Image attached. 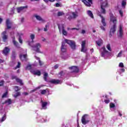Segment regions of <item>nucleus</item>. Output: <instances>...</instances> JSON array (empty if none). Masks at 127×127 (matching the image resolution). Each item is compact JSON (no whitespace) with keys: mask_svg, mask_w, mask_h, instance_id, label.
I'll return each mask as SVG.
<instances>
[{"mask_svg":"<svg viewBox=\"0 0 127 127\" xmlns=\"http://www.w3.org/2000/svg\"><path fill=\"white\" fill-rule=\"evenodd\" d=\"M16 81L17 83H19L20 84V86H21L22 85H23V83H22V80L21 79H20L19 78H16Z\"/></svg>","mask_w":127,"mask_h":127,"instance_id":"nucleus-30","label":"nucleus"},{"mask_svg":"<svg viewBox=\"0 0 127 127\" xmlns=\"http://www.w3.org/2000/svg\"><path fill=\"white\" fill-rule=\"evenodd\" d=\"M86 46V41H83L81 43V52H83L84 53H87V49L85 48Z\"/></svg>","mask_w":127,"mask_h":127,"instance_id":"nucleus-10","label":"nucleus"},{"mask_svg":"<svg viewBox=\"0 0 127 127\" xmlns=\"http://www.w3.org/2000/svg\"><path fill=\"white\" fill-rule=\"evenodd\" d=\"M50 82L52 84H62V81L59 80L58 79H51L50 80Z\"/></svg>","mask_w":127,"mask_h":127,"instance_id":"nucleus-13","label":"nucleus"},{"mask_svg":"<svg viewBox=\"0 0 127 127\" xmlns=\"http://www.w3.org/2000/svg\"><path fill=\"white\" fill-rule=\"evenodd\" d=\"M90 52H91V53H93V52H94V49H91L90 50Z\"/></svg>","mask_w":127,"mask_h":127,"instance_id":"nucleus-61","label":"nucleus"},{"mask_svg":"<svg viewBox=\"0 0 127 127\" xmlns=\"http://www.w3.org/2000/svg\"><path fill=\"white\" fill-rule=\"evenodd\" d=\"M79 30V29L77 28H67V30Z\"/></svg>","mask_w":127,"mask_h":127,"instance_id":"nucleus-43","label":"nucleus"},{"mask_svg":"<svg viewBox=\"0 0 127 127\" xmlns=\"http://www.w3.org/2000/svg\"><path fill=\"white\" fill-rule=\"evenodd\" d=\"M119 115L120 117H122V116H123V115L122 114V113H121V112H119Z\"/></svg>","mask_w":127,"mask_h":127,"instance_id":"nucleus-64","label":"nucleus"},{"mask_svg":"<svg viewBox=\"0 0 127 127\" xmlns=\"http://www.w3.org/2000/svg\"><path fill=\"white\" fill-rule=\"evenodd\" d=\"M119 36L122 37L123 36V25H120L119 26Z\"/></svg>","mask_w":127,"mask_h":127,"instance_id":"nucleus-18","label":"nucleus"},{"mask_svg":"<svg viewBox=\"0 0 127 127\" xmlns=\"http://www.w3.org/2000/svg\"><path fill=\"white\" fill-rule=\"evenodd\" d=\"M18 68H20V63L19 62H18V64L15 67H14V69L16 70V69Z\"/></svg>","mask_w":127,"mask_h":127,"instance_id":"nucleus-40","label":"nucleus"},{"mask_svg":"<svg viewBox=\"0 0 127 127\" xmlns=\"http://www.w3.org/2000/svg\"><path fill=\"white\" fill-rule=\"evenodd\" d=\"M96 122H98V123L99 124V125H101L102 121H103V116H99L98 117H97L96 118Z\"/></svg>","mask_w":127,"mask_h":127,"instance_id":"nucleus-19","label":"nucleus"},{"mask_svg":"<svg viewBox=\"0 0 127 127\" xmlns=\"http://www.w3.org/2000/svg\"><path fill=\"white\" fill-rule=\"evenodd\" d=\"M20 88L17 86H15V91L17 92L18 91H20Z\"/></svg>","mask_w":127,"mask_h":127,"instance_id":"nucleus-44","label":"nucleus"},{"mask_svg":"<svg viewBox=\"0 0 127 127\" xmlns=\"http://www.w3.org/2000/svg\"><path fill=\"white\" fill-rule=\"evenodd\" d=\"M64 41L65 43L63 42L62 44L61 50L62 52H63L62 58L64 60H67L69 58V55L66 53V51H67V44H68L73 50L76 49V44L74 41L65 39Z\"/></svg>","mask_w":127,"mask_h":127,"instance_id":"nucleus-1","label":"nucleus"},{"mask_svg":"<svg viewBox=\"0 0 127 127\" xmlns=\"http://www.w3.org/2000/svg\"><path fill=\"white\" fill-rule=\"evenodd\" d=\"M32 67V65H31V64H28V65L27 66L26 69V70H31Z\"/></svg>","mask_w":127,"mask_h":127,"instance_id":"nucleus-39","label":"nucleus"},{"mask_svg":"<svg viewBox=\"0 0 127 127\" xmlns=\"http://www.w3.org/2000/svg\"><path fill=\"white\" fill-rule=\"evenodd\" d=\"M119 66L120 68H124V67H125V65H124V63H120Z\"/></svg>","mask_w":127,"mask_h":127,"instance_id":"nucleus-46","label":"nucleus"},{"mask_svg":"<svg viewBox=\"0 0 127 127\" xmlns=\"http://www.w3.org/2000/svg\"><path fill=\"white\" fill-rule=\"evenodd\" d=\"M105 7H108V2L107 1L101 3V12L102 13H106Z\"/></svg>","mask_w":127,"mask_h":127,"instance_id":"nucleus-7","label":"nucleus"},{"mask_svg":"<svg viewBox=\"0 0 127 127\" xmlns=\"http://www.w3.org/2000/svg\"><path fill=\"white\" fill-rule=\"evenodd\" d=\"M22 35H23V34L22 33H21L20 34H19L18 41L21 44H22V39H21V36Z\"/></svg>","mask_w":127,"mask_h":127,"instance_id":"nucleus-28","label":"nucleus"},{"mask_svg":"<svg viewBox=\"0 0 127 127\" xmlns=\"http://www.w3.org/2000/svg\"><path fill=\"white\" fill-rule=\"evenodd\" d=\"M12 80H13L14 79H15L16 80V79H17V78H16V76L13 75V76H12Z\"/></svg>","mask_w":127,"mask_h":127,"instance_id":"nucleus-54","label":"nucleus"},{"mask_svg":"<svg viewBox=\"0 0 127 127\" xmlns=\"http://www.w3.org/2000/svg\"><path fill=\"white\" fill-rule=\"evenodd\" d=\"M105 104H109L110 103V99H106L104 100Z\"/></svg>","mask_w":127,"mask_h":127,"instance_id":"nucleus-49","label":"nucleus"},{"mask_svg":"<svg viewBox=\"0 0 127 127\" xmlns=\"http://www.w3.org/2000/svg\"><path fill=\"white\" fill-rule=\"evenodd\" d=\"M100 17L101 18V22L103 25V26H106V25H107V24L106 23V22L105 21V18H104V17H103V16L102 15H100Z\"/></svg>","mask_w":127,"mask_h":127,"instance_id":"nucleus-26","label":"nucleus"},{"mask_svg":"<svg viewBox=\"0 0 127 127\" xmlns=\"http://www.w3.org/2000/svg\"><path fill=\"white\" fill-rule=\"evenodd\" d=\"M127 4V2L125 1H122V7H124L125 5H126Z\"/></svg>","mask_w":127,"mask_h":127,"instance_id":"nucleus-48","label":"nucleus"},{"mask_svg":"<svg viewBox=\"0 0 127 127\" xmlns=\"http://www.w3.org/2000/svg\"><path fill=\"white\" fill-rule=\"evenodd\" d=\"M13 38V44H14V46H15L17 48H19V44L17 42L15 41V38L14 37H12Z\"/></svg>","mask_w":127,"mask_h":127,"instance_id":"nucleus-22","label":"nucleus"},{"mask_svg":"<svg viewBox=\"0 0 127 127\" xmlns=\"http://www.w3.org/2000/svg\"><path fill=\"white\" fill-rule=\"evenodd\" d=\"M5 103H6V104H8V105H10L11 104V100L10 99H8L5 101Z\"/></svg>","mask_w":127,"mask_h":127,"instance_id":"nucleus-37","label":"nucleus"},{"mask_svg":"<svg viewBox=\"0 0 127 127\" xmlns=\"http://www.w3.org/2000/svg\"><path fill=\"white\" fill-rule=\"evenodd\" d=\"M36 119L39 123H46L47 122V117L46 116L44 117L38 115Z\"/></svg>","mask_w":127,"mask_h":127,"instance_id":"nucleus-6","label":"nucleus"},{"mask_svg":"<svg viewBox=\"0 0 127 127\" xmlns=\"http://www.w3.org/2000/svg\"><path fill=\"white\" fill-rule=\"evenodd\" d=\"M6 120V115L4 114L3 117L0 119V123H2V122H4V120Z\"/></svg>","mask_w":127,"mask_h":127,"instance_id":"nucleus-29","label":"nucleus"},{"mask_svg":"<svg viewBox=\"0 0 127 127\" xmlns=\"http://www.w3.org/2000/svg\"><path fill=\"white\" fill-rule=\"evenodd\" d=\"M20 59L21 60V61H27V59L26 57H27V55H22L20 54L19 55Z\"/></svg>","mask_w":127,"mask_h":127,"instance_id":"nucleus-15","label":"nucleus"},{"mask_svg":"<svg viewBox=\"0 0 127 127\" xmlns=\"http://www.w3.org/2000/svg\"><path fill=\"white\" fill-rule=\"evenodd\" d=\"M65 74V71H61L59 74V76L60 78L62 77L63 76H64Z\"/></svg>","mask_w":127,"mask_h":127,"instance_id":"nucleus-34","label":"nucleus"},{"mask_svg":"<svg viewBox=\"0 0 127 127\" xmlns=\"http://www.w3.org/2000/svg\"><path fill=\"white\" fill-rule=\"evenodd\" d=\"M69 69L72 73H78V72H79V68L77 66H72L69 67Z\"/></svg>","mask_w":127,"mask_h":127,"instance_id":"nucleus-8","label":"nucleus"},{"mask_svg":"<svg viewBox=\"0 0 127 127\" xmlns=\"http://www.w3.org/2000/svg\"><path fill=\"white\" fill-rule=\"evenodd\" d=\"M10 50L9 48H8L7 47H5L4 49L3 50V54H4V55H7Z\"/></svg>","mask_w":127,"mask_h":127,"instance_id":"nucleus-21","label":"nucleus"},{"mask_svg":"<svg viewBox=\"0 0 127 127\" xmlns=\"http://www.w3.org/2000/svg\"><path fill=\"white\" fill-rule=\"evenodd\" d=\"M87 14L91 18H94V15H93V13L92 12V11L91 10L87 11Z\"/></svg>","mask_w":127,"mask_h":127,"instance_id":"nucleus-27","label":"nucleus"},{"mask_svg":"<svg viewBox=\"0 0 127 127\" xmlns=\"http://www.w3.org/2000/svg\"><path fill=\"white\" fill-rule=\"evenodd\" d=\"M36 59H37V60H38V62L39 63V64L40 66H42V64L43 63L40 61V59H39V58L35 57Z\"/></svg>","mask_w":127,"mask_h":127,"instance_id":"nucleus-35","label":"nucleus"},{"mask_svg":"<svg viewBox=\"0 0 127 127\" xmlns=\"http://www.w3.org/2000/svg\"><path fill=\"white\" fill-rule=\"evenodd\" d=\"M115 107H116V105H115V104L113 103H110V108L111 110H112V109H115Z\"/></svg>","mask_w":127,"mask_h":127,"instance_id":"nucleus-31","label":"nucleus"},{"mask_svg":"<svg viewBox=\"0 0 127 127\" xmlns=\"http://www.w3.org/2000/svg\"><path fill=\"white\" fill-rule=\"evenodd\" d=\"M119 13H120L121 16L123 17V11H122V10H119Z\"/></svg>","mask_w":127,"mask_h":127,"instance_id":"nucleus-52","label":"nucleus"},{"mask_svg":"<svg viewBox=\"0 0 127 127\" xmlns=\"http://www.w3.org/2000/svg\"><path fill=\"white\" fill-rule=\"evenodd\" d=\"M58 67H59L58 64H57V65H55L54 69H58Z\"/></svg>","mask_w":127,"mask_h":127,"instance_id":"nucleus-56","label":"nucleus"},{"mask_svg":"<svg viewBox=\"0 0 127 127\" xmlns=\"http://www.w3.org/2000/svg\"><path fill=\"white\" fill-rule=\"evenodd\" d=\"M48 77V73H45L44 74V79L45 81H47V77Z\"/></svg>","mask_w":127,"mask_h":127,"instance_id":"nucleus-33","label":"nucleus"},{"mask_svg":"<svg viewBox=\"0 0 127 127\" xmlns=\"http://www.w3.org/2000/svg\"><path fill=\"white\" fill-rule=\"evenodd\" d=\"M123 51H120V53L117 55V57H122V55L123 54Z\"/></svg>","mask_w":127,"mask_h":127,"instance_id":"nucleus-45","label":"nucleus"},{"mask_svg":"<svg viewBox=\"0 0 127 127\" xmlns=\"http://www.w3.org/2000/svg\"><path fill=\"white\" fill-rule=\"evenodd\" d=\"M56 7H60L61 6V5L59 3H56Z\"/></svg>","mask_w":127,"mask_h":127,"instance_id":"nucleus-51","label":"nucleus"},{"mask_svg":"<svg viewBox=\"0 0 127 127\" xmlns=\"http://www.w3.org/2000/svg\"><path fill=\"white\" fill-rule=\"evenodd\" d=\"M103 43H104V42H103V40L101 39H99L98 41H96V44L98 46H101Z\"/></svg>","mask_w":127,"mask_h":127,"instance_id":"nucleus-25","label":"nucleus"},{"mask_svg":"<svg viewBox=\"0 0 127 127\" xmlns=\"http://www.w3.org/2000/svg\"><path fill=\"white\" fill-rule=\"evenodd\" d=\"M30 72L32 74H33L34 75H37L38 76H40L41 72L39 70L35 71L33 69H31Z\"/></svg>","mask_w":127,"mask_h":127,"instance_id":"nucleus-16","label":"nucleus"},{"mask_svg":"<svg viewBox=\"0 0 127 127\" xmlns=\"http://www.w3.org/2000/svg\"><path fill=\"white\" fill-rule=\"evenodd\" d=\"M6 26H7V29H9L10 28H11V24L10 23V22H9V19H7L6 21Z\"/></svg>","mask_w":127,"mask_h":127,"instance_id":"nucleus-24","label":"nucleus"},{"mask_svg":"<svg viewBox=\"0 0 127 127\" xmlns=\"http://www.w3.org/2000/svg\"><path fill=\"white\" fill-rule=\"evenodd\" d=\"M100 53L101 57H103L104 59H108V57L111 55V52L107 51L105 47H103L100 50Z\"/></svg>","mask_w":127,"mask_h":127,"instance_id":"nucleus-4","label":"nucleus"},{"mask_svg":"<svg viewBox=\"0 0 127 127\" xmlns=\"http://www.w3.org/2000/svg\"><path fill=\"white\" fill-rule=\"evenodd\" d=\"M30 38L32 39V41L31 42H29V45L31 46L33 48V50L37 52L38 53H40V48L41 47V45L39 43H37L36 45H32V43L34 42L33 39L35 38V35L34 34H31Z\"/></svg>","mask_w":127,"mask_h":127,"instance_id":"nucleus-2","label":"nucleus"},{"mask_svg":"<svg viewBox=\"0 0 127 127\" xmlns=\"http://www.w3.org/2000/svg\"><path fill=\"white\" fill-rule=\"evenodd\" d=\"M40 92L42 95H44L46 94V92H47L46 90H40Z\"/></svg>","mask_w":127,"mask_h":127,"instance_id":"nucleus-36","label":"nucleus"},{"mask_svg":"<svg viewBox=\"0 0 127 127\" xmlns=\"http://www.w3.org/2000/svg\"><path fill=\"white\" fill-rule=\"evenodd\" d=\"M19 96H20V92H16V93L13 95V97L17 98Z\"/></svg>","mask_w":127,"mask_h":127,"instance_id":"nucleus-42","label":"nucleus"},{"mask_svg":"<svg viewBox=\"0 0 127 127\" xmlns=\"http://www.w3.org/2000/svg\"><path fill=\"white\" fill-rule=\"evenodd\" d=\"M44 31H47V25L45 26V28H44Z\"/></svg>","mask_w":127,"mask_h":127,"instance_id":"nucleus-57","label":"nucleus"},{"mask_svg":"<svg viewBox=\"0 0 127 127\" xmlns=\"http://www.w3.org/2000/svg\"><path fill=\"white\" fill-rule=\"evenodd\" d=\"M35 91H36V89H34V90L31 91H30V93H33V92H35Z\"/></svg>","mask_w":127,"mask_h":127,"instance_id":"nucleus-63","label":"nucleus"},{"mask_svg":"<svg viewBox=\"0 0 127 127\" xmlns=\"http://www.w3.org/2000/svg\"><path fill=\"white\" fill-rule=\"evenodd\" d=\"M62 15H64V12L62 11H59L58 12V16H62Z\"/></svg>","mask_w":127,"mask_h":127,"instance_id":"nucleus-38","label":"nucleus"},{"mask_svg":"<svg viewBox=\"0 0 127 127\" xmlns=\"http://www.w3.org/2000/svg\"><path fill=\"white\" fill-rule=\"evenodd\" d=\"M34 16L36 17L37 20H39V21H41V22H45V20L42 19V18H41L40 16L35 15Z\"/></svg>","mask_w":127,"mask_h":127,"instance_id":"nucleus-20","label":"nucleus"},{"mask_svg":"<svg viewBox=\"0 0 127 127\" xmlns=\"http://www.w3.org/2000/svg\"><path fill=\"white\" fill-rule=\"evenodd\" d=\"M24 8H27V6H21V7L17 8V12L18 13L21 12V11H22V10H23Z\"/></svg>","mask_w":127,"mask_h":127,"instance_id":"nucleus-23","label":"nucleus"},{"mask_svg":"<svg viewBox=\"0 0 127 127\" xmlns=\"http://www.w3.org/2000/svg\"><path fill=\"white\" fill-rule=\"evenodd\" d=\"M101 28L102 30H103L104 31H105V30H106V29H105V27H104L103 26H101Z\"/></svg>","mask_w":127,"mask_h":127,"instance_id":"nucleus-55","label":"nucleus"},{"mask_svg":"<svg viewBox=\"0 0 127 127\" xmlns=\"http://www.w3.org/2000/svg\"><path fill=\"white\" fill-rule=\"evenodd\" d=\"M6 96H7V92H5L2 96V98H6Z\"/></svg>","mask_w":127,"mask_h":127,"instance_id":"nucleus-47","label":"nucleus"},{"mask_svg":"<svg viewBox=\"0 0 127 127\" xmlns=\"http://www.w3.org/2000/svg\"><path fill=\"white\" fill-rule=\"evenodd\" d=\"M81 34H85L86 33V31L85 30H82L81 32Z\"/></svg>","mask_w":127,"mask_h":127,"instance_id":"nucleus-53","label":"nucleus"},{"mask_svg":"<svg viewBox=\"0 0 127 127\" xmlns=\"http://www.w3.org/2000/svg\"><path fill=\"white\" fill-rule=\"evenodd\" d=\"M23 94V95H25V96L28 95V93L27 92H24Z\"/></svg>","mask_w":127,"mask_h":127,"instance_id":"nucleus-58","label":"nucleus"},{"mask_svg":"<svg viewBox=\"0 0 127 127\" xmlns=\"http://www.w3.org/2000/svg\"><path fill=\"white\" fill-rule=\"evenodd\" d=\"M110 22L111 23H113L110 32V35H112V34H114L116 32V26L117 25V17L114 16V15L110 16Z\"/></svg>","mask_w":127,"mask_h":127,"instance_id":"nucleus-3","label":"nucleus"},{"mask_svg":"<svg viewBox=\"0 0 127 127\" xmlns=\"http://www.w3.org/2000/svg\"><path fill=\"white\" fill-rule=\"evenodd\" d=\"M5 34H6V31H3L2 33V39L4 42H6V39H7V35Z\"/></svg>","mask_w":127,"mask_h":127,"instance_id":"nucleus-17","label":"nucleus"},{"mask_svg":"<svg viewBox=\"0 0 127 127\" xmlns=\"http://www.w3.org/2000/svg\"><path fill=\"white\" fill-rule=\"evenodd\" d=\"M41 104L42 105V110H46L47 109V105H49L50 103L42 100L41 101Z\"/></svg>","mask_w":127,"mask_h":127,"instance_id":"nucleus-11","label":"nucleus"},{"mask_svg":"<svg viewBox=\"0 0 127 127\" xmlns=\"http://www.w3.org/2000/svg\"><path fill=\"white\" fill-rule=\"evenodd\" d=\"M86 6H90L92 4V0H81Z\"/></svg>","mask_w":127,"mask_h":127,"instance_id":"nucleus-14","label":"nucleus"},{"mask_svg":"<svg viewBox=\"0 0 127 127\" xmlns=\"http://www.w3.org/2000/svg\"><path fill=\"white\" fill-rule=\"evenodd\" d=\"M3 84H4V81L1 80L0 81V86H2V85H3Z\"/></svg>","mask_w":127,"mask_h":127,"instance_id":"nucleus-50","label":"nucleus"},{"mask_svg":"<svg viewBox=\"0 0 127 127\" xmlns=\"http://www.w3.org/2000/svg\"><path fill=\"white\" fill-rule=\"evenodd\" d=\"M49 1H51V2H53L55 1V0H49Z\"/></svg>","mask_w":127,"mask_h":127,"instance_id":"nucleus-62","label":"nucleus"},{"mask_svg":"<svg viewBox=\"0 0 127 127\" xmlns=\"http://www.w3.org/2000/svg\"><path fill=\"white\" fill-rule=\"evenodd\" d=\"M125 71V70L124 68H120L118 70V73H119V74H122V73H124Z\"/></svg>","mask_w":127,"mask_h":127,"instance_id":"nucleus-32","label":"nucleus"},{"mask_svg":"<svg viewBox=\"0 0 127 127\" xmlns=\"http://www.w3.org/2000/svg\"><path fill=\"white\" fill-rule=\"evenodd\" d=\"M71 13L72 16H69L68 17V19H69V20H71V19H72V18H76V17H78V12H72Z\"/></svg>","mask_w":127,"mask_h":127,"instance_id":"nucleus-12","label":"nucleus"},{"mask_svg":"<svg viewBox=\"0 0 127 127\" xmlns=\"http://www.w3.org/2000/svg\"><path fill=\"white\" fill-rule=\"evenodd\" d=\"M4 61L1 60V59H0V63H3V62H4Z\"/></svg>","mask_w":127,"mask_h":127,"instance_id":"nucleus-59","label":"nucleus"},{"mask_svg":"<svg viewBox=\"0 0 127 127\" xmlns=\"http://www.w3.org/2000/svg\"><path fill=\"white\" fill-rule=\"evenodd\" d=\"M23 20H24V18H21V22H23Z\"/></svg>","mask_w":127,"mask_h":127,"instance_id":"nucleus-60","label":"nucleus"},{"mask_svg":"<svg viewBox=\"0 0 127 127\" xmlns=\"http://www.w3.org/2000/svg\"><path fill=\"white\" fill-rule=\"evenodd\" d=\"M106 48L109 50V51H112V49H111V45L110 44H108L106 46Z\"/></svg>","mask_w":127,"mask_h":127,"instance_id":"nucleus-41","label":"nucleus"},{"mask_svg":"<svg viewBox=\"0 0 127 127\" xmlns=\"http://www.w3.org/2000/svg\"><path fill=\"white\" fill-rule=\"evenodd\" d=\"M90 122L89 116L87 114L83 115L81 119V122L83 125H87Z\"/></svg>","mask_w":127,"mask_h":127,"instance_id":"nucleus-5","label":"nucleus"},{"mask_svg":"<svg viewBox=\"0 0 127 127\" xmlns=\"http://www.w3.org/2000/svg\"><path fill=\"white\" fill-rule=\"evenodd\" d=\"M58 27L60 33H61V30H62L63 34L64 35H67V31L65 30V29L64 28V26H63V25H59Z\"/></svg>","mask_w":127,"mask_h":127,"instance_id":"nucleus-9","label":"nucleus"}]
</instances>
